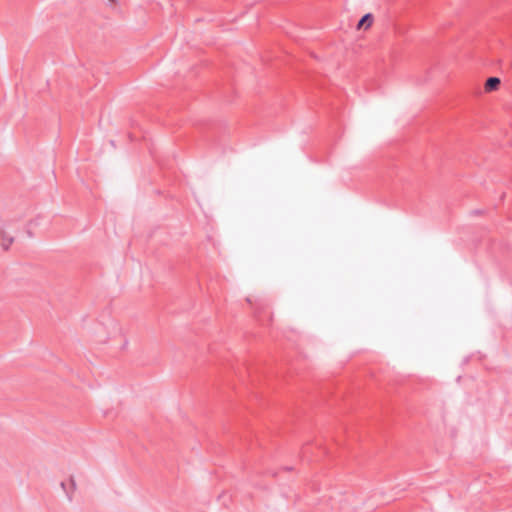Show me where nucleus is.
I'll use <instances>...</instances> for the list:
<instances>
[{
  "instance_id": "nucleus-4",
  "label": "nucleus",
  "mask_w": 512,
  "mask_h": 512,
  "mask_svg": "<svg viewBox=\"0 0 512 512\" xmlns=\"http://www.w3.org/2000/svg\"><path fill=\"white\" fill-rule=\"evenodd\" d=\"M109 1H110L111 3H115V2H116V0H109Z\"/></svg>"
},
{
  "instance_id": "nucleus-1",
  "label": "nucleus",
  "mask_w": 512,
  "mask_h": 512,
  "mask_svg": "<svg viewBox=\"0 0 512 512\" xmlns=\"http://www.w3.org/2000/svg\"><path fill=\"white\" fill-rule=\"evenodd\" d=\"M374 23V17L371 13L365 14L357 24V30L367 31Z\"/></svg>"
},
{
  "instance_id": "nucleus-2",
  "label": "nucleus",
  "mask_w": 512,
  "mask_h": 512,
  "mask_svg": "<svg viewBox=\"0 0 512 512\" xmlns=\"http://www.w3.org/2000/svg\"><path fill=\"white\" fill-rule=\"evenodd\" d=\"M499 86H500L499 78H497V77L488 78L485 83V91L486 92L495 91L499 88Z\"/></svg>"
},
{
  "instance_id": "nucleus-3",
  "label": "nucleus",
  "mask_w": 512,
  "mask_h": 512,
  "mask_svg": "<svg viewBox=\"0 0 512 512\" xmlns=\"http://www.w3.org/2000/svg\"><path fill=\"white\" fill-rule=\"evenodd\" d=\"M14 242V238L7 233H2L0 235V246L4 249H8L12 243Z\"/></svg>"
}]
</instances>
